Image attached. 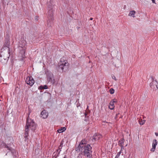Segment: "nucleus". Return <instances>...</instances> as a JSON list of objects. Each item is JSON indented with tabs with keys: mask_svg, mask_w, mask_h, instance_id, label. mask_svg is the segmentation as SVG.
<instances>
[{
	"mask_svg": "<svg viewBox=\"0 0 158 158\" xmlns=\"http://www.w3.org/2000/svg\"><path fill=\"white\" fill-rule=\"evenodd\" d=\"M127 144H126V145H125V147H126L127 146Z\"/></svg>",
	"mask_w": 158,
	"mask_h": 158,
	"instance_id": "obj_37",
	"label": "nucleus"
},
{
	"mask_svg": "<svg viewBox=\"0 0 158 158\" xmlns=\"http://www.w3.org/2000/svg\"><path fill=\"white\" fill-rule=\"evenodd\" d=\"M88 106H87V109H88Z\"/></svg>",
	"mask_w": 158,
	"mask_h": 158,
	"instance_id": "obj_39",
	"label": "nucleus"
},
{
	"mask_svg": "<svg viewBox=\"0 0 158 158\" xmlns=\"http://www.w3.org/2000/svg\"><path fill=\"white\" fill-rule=\"evenodd\" d=\"M55 152H54V153H53V155H54V154H55Z\"/></svg>",
	"mask_w": 158,
	"mask_h": 158,
	"instance_id": "obj_38",
	"label": "nucleus"
},
{
	"mask_svg": "<svg viewBox=\"0 0 158 158\" xmlns=\"http://www.w3.org/2000/svg\"><path fill=\"white\" fill-rule=\"evenodd\" d=\"M85 114V116H86V115H87V114Z\"/></svg>",
	"mask_w": 158,
	"mask_h": 158,
	"instance_id": "obj_42",
	"label": "nucleus"
},
{
	"mask_svg": "<svg viewBox=\"0 0 158 158\" xmlns=\"http://www.w3.org/2000/svg\"><path fill=\"white\" fill-rule=\"evenodd\" d=\"M48 115V113L47 111L45 110H43L41 113V117L43 118H46Z\"/></svg>",
	"mask_w": 158,
	"mask_h": 158,
	"instance_id": "obj_12",
	"label": "nucleus"
},
{
	"mask_svg": "<svg viewBox=\"0 0 158 158\" xmlns=\"http://www.w3.org/2000/svg\"><path fill=\"white\" fill-rule=\"evenodd\" d=\"M69 68V63L67 60L61 59L59 63V69L62 72L66 71Z\"/></svg>",
	"mask_w": 158,
	"mask_h": 158,
	"instance_id": "obj_3",
	"label": "nucleus"
},
{
	"mask_svg": "<svg viewBox=\"0 0 158 158\" xmlns=\"http://www.w3.org/2000/svg\"><path fill=\"white\" fill-rule=\"evenodd\" d=\"M155 135H156V136H158V133H155Z\"/></svg>",
	"mask_w": 158,
	"mask_h": 158,
	"instance_id": "obj_34",
	"label": "nucleus"
},
{
	"mask_svg": "<svg viewBox=\"0 0 158 158\" xmlns=\"http://www.w3.org/2000/svg\"><path fill=\"white\" fill-rule=\"evenodd\" d=\"M121 153V151H120L119 152L117 153V154L116 155V156L115 158H118L119 157Z\"/></svg>",
	"mask_w": 158,
	"mask_h": 158,
	"instance_id": "obj_25",
	"label": "nucleus"
},
{
	"mask_svg": "<svg viewBox=\"0 0 158 158\" xmlns=\"http://www.w3.org/2000/svg\"><path fill=\"white\" fill-rule=\"evenodd\" d=\"M64 143V140L63 139L61 140L60 144L58 147V148L59 149V150H61V149H62L63 146V144Z\"/></svg>",
	"mask_w": 158,
	"mask_h": 158,
	"instance_id": "obj_21",
	"label": "nucleus"
},
{
	"mask_svg": "<svg viewBox=\"0 0 158 158\" xmlns=\"http://www.w3.org/2000/svg\"><path fill=\"white\" fill-rule=\"evenodd\" d=\"M25 81L27 84L31 86L35 83V81L31 76L27 77Z\"/></svg>",
	"mask_w": 158,
	"mask_h": 158,
	"instance_id": "obj_7",
	"label": "nucleus"
},
{
	"mask_svg": "<svg viewBox=\"0 0 158 158\" xmlns=\"http://www.w3.org/2000/svg\"><path fill=\"white\" fill-rule=\"evenodd\" d=\"M53 10L51 9V8H49V11L48 12V18L49 19V20H52L53 19ZM50 22V21L49 20Z\"/></svg>",
	"mask_w": 158,
	"mask_h": 158,
	"instance_id": "obj_9",
	"label": "nucleus"
},
{
	"mask_svg": "<svg viewBox=\"0 0 158 158\" xmlns=\"http://www.w3.org/2000/svg\"><path fill=\"white\" fill-rule=\"evenodd\" d=\"M121 152H122L123 151V150L124 149V146H122L121 147Z\"/></svg>",
	"mask_w": 158,
	"mask_h": 158,
	"instance_id": "obj_29",
	"label": "nucleus"
},
{
	"mask_svg": "<svg viewBox=\"0 0 158 158\" xmlns=\"http://www.w3.org/2000/svg\"><path fill=\"white\" fill-rule=\"evenodd\" d=\"M61 151V150H59L58 148V149L56 150V154L54 155V156H56V157L58 156Z\"/></svg>",
	"mask_w": 158,
	"mask_h": 158,
	"instance_id": "obj_22",
	"label": "nucleus"
},
{
	"mask_svg": "<svg viewBox=\"0 0 158 158\" xmlns=\"http://www.w3.org/2000/svg\"><path fill=\"white\" fill-rule=\"evenodd\" d=\"M102 137V135L100 134L95 133L93 136L92 140L93 139L94 141L99 140Z\"/></svg>",
	"mask_w": 158,
	"mask_h": 158,
	"instance_id": "obj_13",
	"label": "nucleus"
},
{
	"mask_svg": "<svg viewBox=\"0 0 158 158\" xmlns=\"http://www.w3.org/2000/svg\"><path fill=\"white\" fill-rule=\"evenodd\" d=\"M43 88L44 89H46L48 88V86L46 85H44V86H43Z\"/></svg>",
	"mask_w": 158,
	"mask_h": 158,
	"instance_id": "obj_28",
	"label": "nucleus"
},
{
	"mask_svg": "<svg viewBox=\"0 0 158 158\" xmlns=\"http://www.w3.org/2000/svg\"><path fill=\"white\" fill-rule=\"evenodd\" d=\"M64 158H67V156L66 155H65L64 156Z\"/></svg>",
	"mask_w": 158,
	"mask_h": 158,
	"instance_id": "obj_35",
	"label": "nucleus"
},
{
	"mask_svg": "<svg viewBox=\"0 0 158 158\" xmlns=\"http://www.w3.org/2000/svg\"><path fill=\"white\" fill-rule=\"evenodd\" d=\"M66 129L65 127H62L60 129L58 130L57 132L59 133L63 132L66 130Z\"/></svg>",
	"mask_w": 158,
	"mask_h": 158,
	"instance_id": "obj_19",
	"label": "nucleus"
},
{
	"mask_svg": "<svg viewBox=\"0 0 158 158\" xmlns=\"http://www.w3.org/2000/svg\"><path fill=\"white\" fill-rule=\"evenodd\" d=\"M45 74L47 75V80L52 83V84H54L56 81L53 78V74L48 69H46L45 71Z\"/></svg>",
	"mask_w": 158,
	"mask_h": 158,
	"instance_id": "obj_4",
	"label": "nucleus"
},
{
	"mask_svg": "<svg viewBox=\"0 0 158 158\" xmlns=\"http://www.w3.org/2000/svg\"><path fill=\"white\" fill-rule=\"evenodd\" d=\"M86 143L85 139H82L76 150L77 152L81 151V153H84V155L88 158H91L92 148L89 144Z\"/></svg>",
	"mask_w": 158,
	"mask_h": 158,
	"instance_id": "obj_1",
	"label": "nucleus"
},
{
	"mask_svg": "<svg viewBox=\"0 0 158 158\" xmlns=\"http://www.w3.org/2000/svg\"><path fill=\"white\" fill-rule=\"evenodd\" d=\"M135 13L136 12L135 10H133L130 11L128 15L129 16H132L133 18H134L135 17Z\"/></svg>",
	"mask_w": 158,
	"mask_h": 158,
	"instance_id": "obj_17",
	"label": "nucleus"
},
{
	"mask_svg": "<svg viewBox=\"0 0 158 158\" xmlns=\"http://www.w3.org/2000/svg\"><path fill=\"white\" fill-rule=\"evenodd\" d=\"M36 125L33 120L28 118L27 120V123L25 127L24 138L25 140L27 139V136L29 132V128H30L32 131H34L35 130Z\"/></svg>",
	"mask_w": 158,
	"mask_h": 158,
	"instance_id": "obj_2",
	"label": "nucleus"
},
{
	"mask_svg": "<svg viewBox=\"0 0 158 158\" xmlns=\"http://www.w3.org/2000/svg\"><path fill=\"white\" fill-rule=\"evenodd\" d=\"M11 152L13 155V158H18V152L15 149H12V150H11Z\"/></svg>",
	"mask_w": 158,
	"mask_h": 158,
	"instance_id": "obj_15",
	"label": "nucleus"
},
{
	"mask_svg": "<svg viewBox=\"0 0 158 158\" xmlns=\"http://www.w3.org/2000/svg\"><path fill=\"white\" fill-rule=\"evenodd\" d=\"M152 81L150 83V86L153 90H156L158 89V82L156 80H154L153 77H151Z\"/></svg>",
	"mask_w": 158,
	"mask_h": 158,
	"instance_id": "obj_5",
	"label": "nucleus"
},
{
	"mask_svg": "<svg viewBox=\"0 0 158 158\" xmlns=\"http://www.w3.org/2000/svg\"><path fill=\"white\" fill-rule=\"evenodd\" d=\"M157 143V140L155 139L153 141L152 144V148L151 149V151L152 152H153L155 151L156 146Z\"/></svg>",
	"mask_w": 158,
	"mask_h": 158,
	"instance_id": "obj_14",
	"label": "nucleus"
},
{
	"mask_svg": "<svg viewBox=\"0 0 158 158\" xmlns=\"http://www.w3.org/2000/svg\"><path fill=\"white\" fill-rule=\"evenodd\" d=\"M10 52L9 51V49L7 48H6V50H4V51H2L1 50L0 55L3 57L5 60H7L10 56Z\"/></svg>",
	"mask_w": 158,
	"mask_h": 158,
	"instance_id": "obj_6",
	"label": "nucleus"
},
{
	"mask_svg": "<svg viewBox=\"0 0 158 158\" xmlns=\"http://www.w3.org/2000/svg\"><path fill=\"white\" fill-rule=\"evenodd\" d=\"M10 44V40H6L5 42L3 45V47L1 49L2 51H4V50H6V48H7L9 49L10 51L9 46Z\"/></svg>",
	"mask_w": 158,
	"mask_h": 158,
	"instance_id": "obj_8",
	"label": "nucleus"
},
{
	"mask_svg": "<svg viewBox=\"0 0 158 158\" xmlns=\"http://www.w3.org/2000/svg\"><path fill=\"white\" fill-rule=\"evenodd\" d=\"M7 60H6L4 59V58L3 57H2V56H1L0 55V62L2 63H5L7 62Z\"/></svg>",
	"mask_w": 158,
	"mask_h": 158,
	"instance_id": "obj_20",
	"label": "nucleus"
},
{
	"mask_svg": "<svg viewBox=\"0 0 158 158\" xmlns=\"http://www.w3.org/2000/svg\"><path fill=\"white\" fill-rule=\"evenodd\" d=\"M124 140V138H122L118 142V145L120 147L123 146Z\"/></svg>",
	"mask_w": 158,
	"mask_h": 158,
	"instance_id": "obj_16",
	"label": "nucleus"
},
{
	"mask_svg": "<svg viewBox=\"0 0 158 158\" xmlns=\"http://www.w3.org/2000/svg\"><path fill=\"white\" fill-rule=\"evenodd\" d=\"M19 46L21 48H25L26 45V40H19Z\"/></svg>",
	"mask_w": 158,
	"mask_h": 158,
	"instance_id": "obj_10",
	"label": "nucleus"
},
{
	"mask_svg": "<svg viewBox=\"0 0 158 158\" xmlns=\"http://www.w3.org/2000/svg\"><path fill=\"white\" fill-rule=\"evenodd\" d=\"M79 27H78H78H77V29H79Z\"/></svg>",
	"mask_w": 158,
	"mask_h": 158,
	"instance_id": "obj_40",
	"label": "nucleus"
},
{
	"mask_svg": "<svg viewBox=\"0 0 158 158\" xmlns=\"http://www.w3.org/2000/svg\"><path fill=\"white\" fill-rule=\"evenodd\" d=\"M112 78L113 79H114V80H116V77H115V76H114L113 75V76H112Z\"/></svg>",
	"mask_w": 158,
	"mask_h": 158,
	"instance_id": "obj_30",
	"label": "nucleus"
},
{
	"mask_svg": "<svg viewBox=\"0 0 158 158\" xmlns=\"http://www.w3.org/2000/svg\"><path fill=\"white\" fill-rule=\"evenodd\" d=\"M114 107V104L110 101L109 103V108L110 110H113Z\"/></svg>",
	"mask_w": 158,
	"mask_h": 158,
	"instance_id": "obj_18",
	"label": "nucleus"
},
{
	"mask_svg": "<svg viewBox=\"0 0 158 158\" xmlns=\"http://www.w3.org/2000/svg\"><path fill=\"white\" fill-rule=\"evenodd\" d=\"M145 122V120L141 119L139 121V123L141 125H143L144 123Z\"/></svg>",
	"mask_w": 158,
	"mask_h": 158,
	"instance_id": "obj_23",
	"label": "nucleus"
},
{
	"mask_svg": "<svg viewBox=\"0 0 158 158\" xmlns=\"http://www.w3.org/2000/svg\"><path fill=\"white\" fill-rule=\"evenodd\" d=\"M93 18H90V19H90V20H93Z\"/></svg>",
	"mask_w": 158,
	"mask_h": 158,
	"instance_id": "obj_36",
	"label": "nucleus"
},
{
	"mask_svg": "<svg viewBox=\"0 0 158 158\" xmlns=\"http://www.w3.org/2000/svg\"><path fill=\"white\" fill-rule=\"evenodd\" d=\"M5 147L6 148H7L8 149V150H10V151H11V150H12V149H11V148H10V147H8V146H7L6 145H5Z\"/></svg>",
	"mask_w": 158,
	"mask_h": 158,
	"instance_id": "obj_27",
	"label": "nucleus"
},
{
	"mask_svg": "<svg viewBox=\"0 0 158 158\" xmlns=\"http://www.w3.org/2000/svg\"><path fill=\"white\" fill-rule=\"evenodd\" d=\"M152 2L153 3H155V0H152Z\"/></svg>",
	"mask_w": 158,
	"mask_h": 158,
	"instance_id": "obj_33",
	"label": "nucleus"
},
{
	"mask_svg": "<svg viewBox=\"0 0 158 158\" xmlns=\"http://www.w3.org/2000/svg\"><path fill=\"white\" fill-rule=\"evenodd\" d=\"M119 114V113H118V114H116V116H115V119H116V118H117V116H118V115Z\"/></svg>",
	"mask_w": 158,
	"mask_h": 158,
	"instance_id": "obj_32",
	"label": "nucleus"
},
{
	"mask_svg": "<svg viewBox=\"0 0 158 158\" xmlns=\"http://www.w3.org/2000/svg\"><path fill=\"white\" fill-rule=\"evenodd\" d=\"M111 102H113V103L114 104V103H117L118 102L117 100L116 99H114L112 100Z\"/></svg>",
	"mask_w": 158,
	"mask_h": 158,
	"instance_id": "obj_26",
	"label": "nucleus"
},
{
	"mask_svg": "<svg viewBox=\"0 0 158 158\" xmlns=\"http://www.w3.org/2000/svg\"><path fill=\"white\" fill-rule=\"evenodd\" d=\"M43 88V86H40L39 87V89H44Z\"/></svg>",
	"mask_w": 158,
	"mask_h": 158,
	"instance_id": "obj_31",
	"label": "nucleus"
},
{
	"mask_svg": "<svg viewBox=\"0 0 158 158\" xmlns=\"http://www.w3.org/2000/svg\"><path fill=\"white\" fill-rule=\"evenodd\" d=\"M79 27H78H78H77V29H79Z\"/></svg>",
	"mask_w": 158,
	"mask_h": 158,
	"instance_id": "obj_41",
	"label": "nucleus"
},
{
	"mask_svg": "<svg viewBox=\"0 0 158 158\" xmlns=\"http://www.w3.org/2000/svg\"><path fill=\"white\" fill-rule=\"evenodd\" d=\"M25 48H21L19 54V56L21 57V60H23L25 57Z\"/></svg>",
	"mask_w": 158,
	"mask_h": 158,
	"instance_id": "obj_11",
	"label": "nucleus"
},
{
	"mask_svg": "<svg viewBox=\"0 0 158 158\" xmlns=\"http://www.w3.org/2000/svg\"><path fill=\"white\" fill-rule=\"evenodd\" d=\"M114 90L112 88H111L109 90V92L111 94H113L114 93Z\"/></svg>",
	"mask_w": 158,
	"mask_h": 158,
	"instance_id": "obj_24",
	"label": "nucleus"
}]
</instances>
